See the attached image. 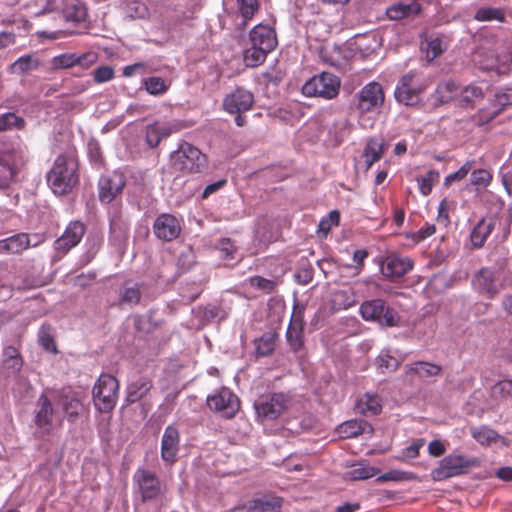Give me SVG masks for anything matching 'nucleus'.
Listing matches in <instances>:
<instances>
[{"label": "nucleus", "instance_id": "nucleus-8", "mask_svg": "<svg viewBox=\"0 0 512 512\" xmlns=\"http://www.w3.org/2000/svg\"><path fill=\"white\" fill-rule=\"evenodd\" d=\"M385 94L377 82L366 84L357 93L356 109L361 113L377 112L384 104Z\"/></svg>", "mask_w": 512, "mask_h": 512}, {"label": "nucleus", "instance_id": "nucleus-14", "mask_svg": "<svg viewBox=\"0 0 512 512\" xmlns=\"http://www.w3.org/2000/svg\"><path fill=\"white\" fill-rule=\"evenodd\" d=\"M254 103L253 94L244 88H236L223 100V108L230 114H240L250 110Z\"/></svg>", "mask_w": 512, "mask_h": 512}, {"label": "nucleus", "instance_id": "nucleus-39", "mask_svg": "<svg viewBox=\"0 0 512 512\" xmlns=\"http://www.w3.org/2000/svg\"><path fill=\"white\" fill-rule=\"evenodd\" d=\"M8 250L10 254H18L31 246L29 235L19 233L6 238Z\"/></svg>", "mask_w": 512, "mask_h": 512}, {"label": "nucleus", "instance_id": "nucleus-16", "mask_svg": "<svg viewBox=\"0 0 512 512\" xmlns=\"http://www.w3.org/2000/svg\"><path fill=\"white\" fill-rule=\"evenodd\" d=\"M53 414L54 410L51 401L45 394H41L37 400L36 409L34 411V424L37 433L41 435L50 433Z\"/></svg>", "mask_w": 512, "mask_h": 512}, {"label": "nucleus", "instance_id": "nucleus-51", "mask_svg": "<svg viewBox=\"0 0 512 512\" xmlns=\"http://www.w3.org/2000/svg\"><path fill=\"white\" fill-rule=\"evenodd\" d=\"M75 58V65L87 70L97 63L99 54L90 50L81 54L75 53Z\"/></svg>", "mask_w": 512, "mask_h": 512}, {"label": "nucleus", "instance_id": "nucleus-19", "mask_svg": "<svg viewBox=\"0 0 512 512\" xmlns=\"http://www.w3.org/2000/svg\"><path fill=\"white\" fill-rule=\"evenodd\" d=\"M413 267L412 261L396 254L388 255L381 264V272L386 278H400L408 273Z\"/></svg>", "mask_w": 512, "mask_h": 512}, {"label": "nucleus", "instance_id": "nucleus-26", "mask_svg": "<svg viewBox=\"0 0 512 512\" xmlns=\"http://www.w3.org/2000/svg\"><path fill=\"white\" fill-rule=\"evenodd\" d=\"M421 6L417 1L410 3L399 2L387 8L386 14L391 20H400L420 12Z\"/></svg>", "mask_w": 512, "mask_h": 512}, {"label": "nucleus", "instance_id": "nucleus-45", "mask_svg": "<svg viewBox=\"0 0 512 512\" xmlns=\"http://www.w3.org/2000/svg\"><path fill=\"white\" fill-rule=\"evenodd\" d=\"M439 172L436 170H429L425 175L417 178L419 190L422 195L427 196L431 193L433 185L438 181Z\"/></svg>", "mask_w": 512, "mask_h": 512}, {"label": "nucleus", "instance_id": "nucleus-35", "mask_svg": "<svg viewBox=\"0 0 512 512\" xmlns=\"http://www.w3.org/2000/svg\"><path fill=\"white\" fill-rule=\"evenodd\" d=\"M268 51L263 48H258L254 45H250L244 50L243 59L247 67H257L261 65L268 55Z\"/></svg>", "mask_w": 512, "mask_h": 512}, {"label": "nucleus", "instance_id": "nucleus-37", "mask_svg": "<svg viewBox=\"0 0 512 512\" xmlns=\"http://www.w3.org/2000/svg\"><path fill=\"white\" fill-rule=\"evenodd\" d=\"M421 49L426 53V59L433 61L435 58L440 56L446 49L441 38L435 37L431 39H425V43L422 42Z\"/></svg>", "mask_w": 512, "mask_h": 512}, {"label": "nucleus", "instance_id": "nucleus-36", "mask_svg": "<svg viewBox=\"0 0 512 512\" xmlns=\"http://www.w3.org/2000/svg\"><path fill=\"white\" fill-rule=\"evenodd\" d=\"M62 408L69 421H75L83 409V404L77 395H66L62 398Z\"/></svg>", "mask_w": 512, "mask_h": 512}, {"label": "nucleus", "instance_id": "nucleus-20", "mask_svg": "<svg viewBox=\"0 0 512 512\" xmlns=\"http://www.w3.org/2000/svg\"><path fill=\"white\" fill-rule=\"evenodd\" d=\"M180 434L176 427L165 428L161 441V458L168 463H174L179 451Z\"/></svg>", "mask_w": 512, "mask_h": 512}, {"label": "nucleus", "instance_id": "nucleus-62", "mask_svg": "<svg viewBox=\"0 0 512 512\" xmlns=\"http://www.w3.org/2000/svg\"><path fill=\"white\" fill-rule=\"evenodd\" d=\"M303 308L294 307L288 328L304 330Z\"/></svg>", "mask_w": 512, "mask_h": 512}, {"label": "nucleus", "instance_id": "nucleus-60", "mask_svg": "<svg viewBox=\"0 0 512 512\" xmlns=\"http://www.w3.org/2000/svg\"><path fill=\"white\" fill-rule=\"evenodd\" d=\"M340 220V214L338 211H331L328 215V218L322 219L319 223V231L323 232L325 235L331 230L333 225H338Z\"/></svg>", "mask_w": 512, "mask_h": 512}, {"label": "nucleus", "instance_id": "nucleus-31", "mask_svg": "<svg viewBox=\"0 0 512 512\" xmlns=\"http://www.w3.org/2000/svg\"><path fill=\"white\" fill-rule=\"evenodd\" d=\"M64 17L67 21L79 23L86 19L87 9L79 0H71L63 9Z\"/></svg>", "mask_w": 512, "mask_h": 512}, {"label": "nucleus", "instance_id": "nucleus-10", "mask_svg": "<svg viewBox=\"0 0 512 512\" xmlns=\"http://www.w3.org/2000/svg\"><path fill=\"white\" fill-rule=\"evenodd\" d=\"M425 87L415 83V73L409 72L403 75L396 86L394 95L399 103L407 106L418 104L420 94L424 91Z\"/></svg>", "mask_w": 512, "mask_h": 512}, {"label": "nucleus", "instance_id": "nucleus-46", "mask_svg": "<svg viewBox=\"0 0 512 512\" xmlns=\"http://www.w3.org/2000/svg\"><path fill=\"white\" fill-rule=\"evenodd\" d=\"M237 5L240 15L244 19L243 24L254 17L260 6L258 0H237Z\"/></svg>", "mask_w": 512, "mask_h": 512}, {"label": "nucleus", "instance_id": "nucleus-64", "mask_svg": "<svg viewBox=\"0 0 512 512\" xmlns=\"http://www.w3.org/2000/svg\"><path fill=\"white\" fill-rule=\"evenodd\" d=\"M31 62L30 56H23L12 64V68L17 72H25L31 69Z\"/></svg>", "mask_w": 512, "mask_h": 512}, {"label": "nucleus", "instance_id": "nucleus-41", "mask_svg": "<svg viewBox=\"0 0 512 512\" xmlns=\"http://www.w3.org/2000/svg\"><path fill=\"white\" fill-rule=\"evenodd\" d=\"M3 358L7 366L15 372L19 371L23 365L19 350L12 345L6 346L3 349Z\"/></svg>", "mask_w": 512, "mask_h": 512}, {"label": "nucleus", "instance_id": "nucleus-40", "mask_svg": "<svg viewBox=\"0 0 512 512\" xmlns=\"http://www.w3.org/2000/svg\"><path fill=\"white\" fill-rule=\"evenodd\" d=\"M474 19L481 22L493 20L503 22L505 14L501 8L482 7L476 11Z\"/></svg>", "mask_w": 512, "mask_h": 512}, {"label": "nucleus", "instance_id": "nucleus-57", "mask_svg": "<svg viewBox=\"0 0 512 512\" xmlns=\"http://www.w3.org/2000/svg\"><path fill=\"white\" fill-rule=\"evenodd\" d=\"M249 284L259 290L266 293H270L274 290L276 283L273 280L266 279L261 276H253L249 279Z\"/></svg>", "mask_w": 512, "mask_h": 512}, {"label": "nucleus", "instance_id": "nucleus-29", "mask_svg": "<svg viewBox=\"0 0 512 512\" xmlns=\"http://www.w3.org/2000/svg\"><path fill=\"white\" fill-rule=\"evenodd\" d=\"M282 499L275 496H264L252 501L250 510L255 512H280Z\"/></svg>", "mask_w": 512, "mask_h": 512}, {"label": "nucleus", "instance_id": "nucleus-58", "mask_svg": "<svg viewBox=\"0 0 512 512\" xmlns=\"http://www.w3.org/2000/svg\"><path fill=\"white\" fill-rule=\"evenodd\" d=\"M492 393L495 396L507 398L512 396V380H501L492 387Z\"/></svg>", "mask_w": 512, "mask_h": 512}, {"label": "nucleus", "instance_id": "nucleus-4", "mask_svg": "<svg viewBox=\"0 0 512 512\" xmlns=\"http://www.w3.org/2000/svg\"><path fill=\"white\" fill-rule=\"evenodd\" d=\"M118 380L109 374H102L93 388V401L96 409L107 413L114 409L118 399Z\"/></svg>", "mask_w": 512, "mask_h": 512}, {"label": "nucleus", "instance_id": "nucleus-54", "mask_svg": "<svg viewBox=\"0 0 512 512\" xmlns=\"http://www.w3.org/2000/svg\"><path fill=\"white\" fill-rule=\"evenodd\" d=\"M286 337L292 351L298 352L303 347V330L288 328Z\"/></svg>", "mask_w": 512, "mask_h": 512}, {"label": "nucleus", "instance_id": "nucleus-63", "mask_svg": "<svg viewBox=\"0 0 512 512\" xmlns=\"http://www.w3.org/2000/svg\"><path fill=\"white\" fill-rule=\"evenodd\" d=\"M437 221L443 226H447L450 223L449 207L445 199H443L439 204Z\"/></svg>", "mask_w": 512, "mask_h": 512}, {"label": "nucleus", "instance_id": "nucleus-2", "mask_svg": "<svg viewBox=\"0 0 512 512\" xmlns=\"http://www.w3.org/2000/svg\"><path fill=\"white\" fill-rule=\"evenodd\" d=\"M170 162L173 169L182 174L202 173L208 165L206 155L196 146L185 141L171 153Z\"/></svg>", "mask_w": 512, "mask_h": 512}, {"label": "nucleus", "instance_id": "nucleus-17", "mask_svg": "<svg viewBox=\"0 0 512 512\" xmlns=\"http://www.w3.org/2000/svg\"><path fill=\"white\" fill-rule=\"evenodd\" d=\"M133 479L140 490L143 501L154 499L160 494V481L155 473L139 468Z\"/></svg>", "mask_w": 512, "mask_h": 512}, {"label": "nucleus", "instance_id": "nucleus-25", "mask_svg": "<svg viewBox=\"0 0 512 512\" xmlns=\"http://www.w3.org/2000/svg\"><path fill=\"white\" fill-rule=\"evenodd\" d=\"M152 388V382L148 378H140L130 383L126 391V402L136 403L144 398Z\"/></svg>", "mask_w": 512, "mask_h": 512}, {"label": "nucleus", "instance_id": "nucleus-48", "mask_svg": "<svg viewBox=\"0 0 512 512\" xmlns=\"http://www.w3.org/2000/svg\"><path fill=\"white\" fill-rule=\"evenodd\" d=\"M492 181V174L486 169H477L471 172L470 183L476 187L477 190L484 189L490 185Z\"/></svg>", "mask_w": 512, "mask_h": 512}, {"label": "nucleus", "instance_id": "nucleus-3", "mask_svg": "<svg viewBox=\"0 0 512 512\" xmlns=\"http://www.w3.org/2000/svg\"><path fill=\"white\" fill-rule=\"evenodd\" d=\"M477 458L466 457L461 454H449L440 460L439 465L431 471L433 481H443L469 472L472 467L479 466Z\"/></svg>", "mask_w": 512, "mask_h": 512}, {"label": "nucleus", "instance_id": "nucleus-5", "mask_svg": "<svg viewBox=\"0 0 512 512\" xmlns=\"http://www.w3.org/2000/svg\"><path fill=\"white\" fill-rule=\"evenodd\" d=\"M341 81L332 73L322 72L310 78L302 87V93L308 97L324 99L335 98L340 91Z\"/></svg>", "mask_w": 512, "mask_h": 512}, {"label": "nucleus", "instance_id": "nucleus-12", "mask_svg": "<svg viewBox=\"0 0 512 512\" xmlns=\"http://www.w3.org/2000/svg\"><path fill=\"white\" fill-rule=\"evenodd\" d=\"M84 234L85 226L82 222H70L64 233L54 242V248L57 253L54 260L65 255L70 249L75 247L80 242Z\"/></svg>", "mask_w": 512, "mask_h": 512}, {"label": "nucleus", "instance_id": "nucleus-1", "mask_svg": "<svg viewBox=\"0 0 512 512\" xmlns=\"http://www.w3.org/2000/svg\"><path fill=\"white\" fill-rule=\"evenodd\" d=\"M79 182L78 161L74 154L59 155L47 173V183L54 194L65 195Z\"/></svg>", "mask_w": 512, "mask_h": 512}, {"label": "nucleus", "instance_id": "nucleus-50", "mask_svg": "<svg viewBox=\"0 0 512 512\" xmlns=\"http://www.w3.org/2000/svg\"><path fill=\"white\" fill-rule=\"evenodd\" d=\"M75 53H63L57 56H54L51 59V69L60 70V69H70L76 67L75 65Z\"/></svg>", "mask_w": 512, "mask_h": 512}, {"label": "nucleus", "instance_id": "nucleus-11", "mask_svg": "<svg viewBox=\"0 0 512 512\" xmlns=\"http://www.w3.org/2000/svg\"><path fill=\"white\" fill-rule=\"evenodd\" d=\"M126 185L125 176L122 173L113 172L103 175L98 181V197L100 202L109 204L120 195Z\"/></svg>", "mask_w": 512, "mask_h": 512}, {"label": "nucleus", "instance_id": "nucleus-7", "mask_svg": "<svg viewBox=\"0 0 512 512\" xmlns=\"http://www.w3.org/2000/svg\"><path fill=\"white\" fill-rule=\"evenodd\" d=\"M291 405V398L284 393H273L261 397L254 403L257 418L261 421L275 420Z\"/></svg>", "mask_w": 512, "mask_h": 512}, {"label": "nucleus", "instance_id": "nucleus-43", "mask_svg": "<svg viewBox=\"0 0 512 512\" xmlns=\"http://www.w3.org/2000/svg\"><path fill=\"white\" fill-rule=\"evenodd\" d=\"M276 338L277 335L273 332L263 334L256 345L257 354L260 356H267L271 354L275 348Z\"/></svg>", "mask_w": 512, "mask_h": 512}, {"label": "nucleus", "instance_id": "nucleus-61", "mask_svg": "<svg viewBox=\"0 0 512 512\" xmlns=\"http://www.w3.org/2000/svg\"><path fill=\"white\" fill-rule=\"evenodd\" d=\"M14 175L12 167L5 161L0 159V188H5L9 185Z\"/></svg>", "mask_w": 512, "mask_h": 512}, {"label": "nucleus", "instance_id": "nucleus-18", "mask_svg": "<svg viewBox=\"0 0 512 512\" xmlns=\"http://www.w3.org/2000/svg\"><path fill=\"white\" fill-rule=\"evenodd\" d=\"M249 44L271 52L277 46L276 32L269 25L258 24L249 33Z\"/></svg>", "mask_w": 512, "mask_h": 512}, {"label": "nucleus", "instance_id": "nucleus-34", "mask_svg": "<svg viewBox=\"0 0 512 512\" xmlns=\"http://www.w3.org/2000/svg\"><path fill=\"white\" fill-rule=\"evenodd\" d=\"M383 150V143L379 142L377 139H370L367 142L363 151L367 169H369L373 163L381 159Z\"/></svg>", "mask_w": 512, "mask_h": 512}, {"label": "nucleus", "instance_id": "nucleus-15", "mask_svg": "<svg viewBox=\"0 0 512 512\" xmlns=\"http://www.w3.org/2000/svg\"><path fill=\"white\" fill-rule=\"evenodd\" d=\"M472 286L479 294L489 299H493L500 290L496 283L495 272L490 267H482L473 275Z\"/></svg>", "mask_w": 512, "mask_h": 512}, {"label": "nucleus", "instance_id": "nucleus-38", "mask_svg": "<svg viewBox=\"0 0 512 512\" xmlns=\"http://www.w3.org/2000/svg\"><path fill=\"white\" fill-rule=\"evenodd\" d=\"M379 470L375 467L369 466L365 462L356 465L351 471L345 474L346 479L350 480H365L374 477L378 474Z\"/></svg>", "mask_w": 512, "mask_h": 512}, {"label": "nucleus", "instance_id": "nucleus-44", "mask_svg": "<svg viewBox=\"0 0 512 512\" xmlns=\"http://www.w3.org/2000/svg\"><path fill=\"white\" fill-rule=\"evenodd\" d=\"M378 369L381 373L395 372L399 367V361L386 351H382L377 357Z\"/></svg>", "mask_w": 512, "mask_h": 512}, {"label": "nucleus", "instance_id": "nucleus-53", "mask_svg": "<svg viewBox=\"0 0 512 512\" xmlns=\"http://www.w3.org/2000/svg\"><path fill=\"white\" fill-rule=\"evenodd\" d=\"M472 436L480 444H487V445L500 437L496 431L486 428V427L474 429L472 431Z\"/></svg>", "mask_w": 512, "mask_h": 512}, {"label": "nucleus", "instance_id": "nucleus-59", "mask_svg": "<svg viewBox=\"0 0 512 512\" xmlns=\"http://www.w3.org/2000/svg\"><path fill=\"white\" fill-rule=\"evenodd\" d=\"M126 13L131 18H144L147 15L148 10L144 4L132 1L127 4Z\"/></svg>", "mask_w": 512, "mask_h": 512}, {"label": "nucleus", "instance_id": "nucleus-21", "mask_svg": "<svg viewBox=\"0 0 512 512\" xmlns=\"http://www.w3.org/2000/svg\"><path fill=\"white\" fill-rule=\"evenodd\" d=\"M179 126L172 123H154L146 128V142L151 148L159 145L163 138L179 131Z\"/></svg>", "mask_w": 512, "mask_h": 512}, {"label": "nucleus", "instance_id": "nucleus-47", "mask_svg": "<svg viewBox=\"0 0 512 512\" xmlns=\"http://www.w3.org/2000/svg\"><path fill=\"white\" fill-rule=\"evenodd\" d=\"M25 125L22 117L15 113L7 112L0 116V131L10 130L12 128L21 129Z\"/></svg>", "mask_w": 512, "mask_h": 512}, {"label": "nucleus", "instance_id": "nucleus-22", "mask_svg": "<svg viewBox=\"0 0 512 512\" xmlns=\"http://www.w3.org/2000/svg\"><path fill=\"white\" fill-rule=\"evenodd\" d=\"M407 375L415 376L421 380L440 375L442 367L440 365L425 361H416L405 366Z\"/></svg>", "mask_w": 512, "mask_h": 512}, {"label": "nucleus", "instance_id": "nucleus-24", "mask_svg": "<svg viewBox=\"0 0 512 512\" xmlns=\"http://www.w3.org/2000/svg\"><path fill=\"white\" fill-rule=\"evenodd\" d=\"M495 227V220L493 218H482L472 229L470 233V240L475 248H482L485 241L492 233Z\"/></svg>", "mask_w": 512, "mask_h": 512}, {"label": "nucleus", "instance_id": "nucleus-56", "mask_svg": "<svg viewBox=\"0 0 512 512\" xmlns=\"http://www.w3.org/2000/svg\"><path fill=\"white\" fill-rule=\"evenodd\" d=\"M218 249L224 260H233L235 258L237 248L229 238L221 239L218 243Z\"/></svg>", "mask_w": 512, "mask_h": 512}, {"label": "nucleus", "instance_id": "nucleus-23", "mask_svg": "<svg viewBox=\"0 0 512 512\" xmlns=\"http://www.w3.org/2000/svg\"><path fill=\"white\" fill-rule=\"evenodd\" d=\"M459 94V86L452 80L440 82L433 95L432 99L436 106L444 105L456 98Z\"/></svg>", "mask_w": 512, "mask_h": 512}, {"label": "nucleus", "instance_id": "nucleus-30", "mask_svg": "<svg viewBox=\"0 0 512 512\" xmlns=\"http://www.w3.org/2000/svg\"><path fill=\"white\" fill-rule=\"evenodd\" d=\"M459 104L463 108H473L478 100L483 99V90L475 85H468L459 90Z\"/></svg>", "mask_w": 512, "mask_h": 512}, {"label": "nucleus", "instance_id": "nucleus-32", "mask_svg": "<svg viewBox=\"0 0 512 512\" xmlns=\"http://www.w3.org/2000/svg\"><path fill=\"white\" fill-rule=\"evenodd\" d=\"M120 305H137L141 299V291L137 285L124 284L119 288Z\"/></svg>", "mask_w": 512, "mask_h": 512}, {"label": "nucleus", "instance_id": "nucleus-49", "mask_svg": "<svg viewBox=\"0 0 512 512\" xmlns=\"http://www.w3.org/2000/svg\"><path fill=\"white\" fill-rule=\"evenodd\" d=\"M474 161H466L457 171L447 175L444 179L443 185L446 187L451 186L455 182L462 181L468 173L472 170Z\"/></svg>", "mask_w": 512, "mask_h": 512}, {"label": "nucleus", "instance_id": "nucleus-52", "mask_svg": "<svg viewBox=\"0 0 512 512\" xmlns=\"http://www.w3.org/2000/svg\"><path fill=\"white\" fill-rule=\"evenodd\" d=\"M145 88L149 94L158 95L164 93L168 86L161 77H149L144 81Z\"/></svg>", "mask_w": 512, "mask_h": 512}, {"label": "nucleus", "instance_id": "nucleus-42", "mask_svg": "<svg viewBox=\"0 0 512 512\" xmlns=\"http://www.w3.org/2000/svg\"><path fill=\"white\" fill-rule=\"evenodd\" d=\"M512 104V89H507L503 92L495 95L494 110L488 117L485 118V122H489L494 119L506 106Z\"/></svg>", "mask_w": 512, "mask_h": 512}, {"label": "nucleus", "instance_id": "nucleus-27", "mask_svg": "<svg viewBox=\"0 0 512 512\" xmlns=\"http://www.w3.org/2000/svg\"><path fill=\"white\" fill-rule=\"evenodd\" d=\"M374 431L372 425L364 420H349L339 427V433L345 438L357 437L361 434H372Z\"/></svg>", "mask_w": 512, "mask_h": 512}, {"label": "nucleus", "instance_id": "nucleus-9", "mask_svg": "<svg viewBox=\"0 0 512 512\" xmlns=\"http://www.w3.org/2000/svg\"><path fill=\"white\" fill-rule=\"evenodd\" d=\"M207 405L222 417L231 419L239 411L240 401L232 391L222 388L215 394L208 396Z\"/></svg>", "mask_w": 512, "mask_h": 512}, {"label": "nucleus", "instance_id": "nucleus-6", "mask_svg": "<svg viewBox=\"0 0 512 512\" xmlns=\"http://www.w3.org/2000/svg\"><path fill=\"white\" fill-rule=\"evenodd\" d=\"M360 314L367 321H375L381 326H398L400 317L398 313L386 305L382 299L365 301L360 306Z\"/></svg>", "mask_w": 512, "mask_h": 512}, {"label": "nucleus", "instance_id": "nucleus-33", "mask_svg": "<svg viewBox=\"0 0 512 512\" xmlns=\"http://www.w3.org/2000/svg\"><path fill=\"white\" fill-rule=\"evenodd\" d=\"M356 408L360 413L366 414H378L381 411V403L380 399L375 394L366 393L362 398H360L356 403Z\"/></svg>", "mask_w": 512, "mask_h": 512}, {"label": "nucleus", "instance_id": "nucleus-13", "mask_svg": "<svg viewBox=\"0 0 512 512\" xmlns=\"http://www.w3.org/2000/svg\"><path fill=\"white\" fill-rule=\"evenodd\" d=\"M153 232L158 239L169 242L178 238L181 225L174 215L163 213L154 220Z\"/></svg>", "mask_w": 512, "mask_h": 512}, {"label": "nucleus", "instance_id": "nucleus-55", "mask_svg": "<svg viewBox=\"0 0 512 512\" xmlns=\"http://www.w3.org/2000/svg\"><path fill=\"white\" fill-rule=\"evenodd\" d=\"M115 76L114 69L111 66L104 65L96 68L93 72L95 83L101 84L112 80Z\"/></svg>", "mask_w": 512, "mask_h": 512}, {"label": "nucleus", "instance_id": "nucleus-28", "mask_svg": "<svg viewBox=\"0 0 512 512\" xmlns=\"http://www.w3.org/2000/svg\"><path fill=\"white\" fill-rule=\"evenodd\" d=\"M38 342L47 352L57 354L59 351L55 342V329L52 325L44 323L38 332Z\"/></svg>", "mask_w": 512, "mask_h": 512}]
</instances>
